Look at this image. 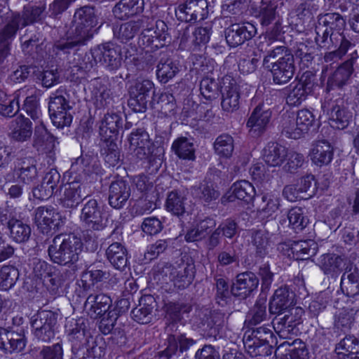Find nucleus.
I'll return each instance as SVG.
<instances>
[{
  "label": "nucleus",
  "instance_id": "nucleus-1",
  "mask_svg": "<svg viewBox=\"0 0 359 359\" xmlns=\"http://www.w3.org/2000/svg\"><path fill=\"white\" fill-rule=\"evenodd\" d=\"M82 249L83 243L75 234L60 233L52 240L48 253L53 263L69 266L79 260Z\"/></svg>",
  "mask_w": 359,
  "mask_h": 359
},
{
  "label": "nucleus",
  "instance_id": "nucleus-2",
  "mask_svg": "<svg viewBox=\"0 0 359 359\" xmlns=\"http://www.w3.org/2000/svg\"><path fill=\"white\" fill-rule=\"evenodd\" d=\"M263 65L269 69L273 82L278 85L290 81L296 69L293 55L283 46L269 51L264 57Z\"/></svg>",
  "mask_w": 359,
  "mask_h": 359
},
{
  "label": "nucleus",
  "instance_id": "nucleus-3",
  "mask_svg": "<svg viewBox=\"0 0 359 359\" xmlns=\"http://www.w3.org/2000/svg\"><path fill=\"white\" fill-rule=\"evenodd\" d=\"M194 276V264L184 262L177 264H163L158 266L155 274V278L163 286L171 284L180 290H183L189 286Z\"/></svg>",
  "mask_w": 359,
  "mask_h": 359
},
{
  "label": "nucleus",
  "instance_id": "nucleus-4",
  "mask_svg": "<svg viewBox=\"0 0 359 359\" xmlns=\"http://www.w3.org/2000/svg\"><path fill=\"white\" fill-rule=\"evenodd\" d=\"M74 22L76 26L74 36L63 48L83 44L93 36L95 32L93 29L97 25L94 9L88 6L79 9L74 14Z\"/></svg>",
  "mask_w": 359,
  "mask_h": 359
},
{
  "label": "nucleus",
  "instance_id": "nucleus-5",
  "mask_svg": "<svg viewBox=\"0 0 359 359\" xmlns=\"http://www.w3.org/2000/svg\"><path fill=\"white\" fill-rule=\"evenodd\" d=\"M57 315L47 310L38 311L32 316V332L39 340L49 342L55 337L57 329Z\"/></svg>",
  "mask_w": 359,
  "mask_h": 359
},
{
  "label": "nucleus",
  "instance_id": "nucleus-6",
  "mask_svg": "<svg viewBox=\"0 0 359 359\" xmlns=\"http://www.w3.org/2000/svg\"><path fill=\"white\" fill-rule=\"evenodd\" d=\"M273 342V332L265 327H259L252 330V337L248 336L244 339V346L247 353L252 358L267 356L271 354Z\"/></svg>",
  "mask_w": 359,
  "mask_h": 359
},
{
  "label": "nucleus",
  "instance_id": "nucleus-7",
  "mask_svg": "<svg viewBox=\"0 0 359 359\" xmlns=\"http://www.w3.org/2000/svg\"><path fill=\"white\" fill-rule=\"evenodd\" d=\"M109 239L112 241L106 250V255L110 263L121 271L124 270L127 266V250L120 241L122 239V231L120 228H115L110 234Z\"/></svg>",
  "mask_w": 359,
  "mask_h": 359
},
{
  "label": "nucleus",
  "instance_id": "nucleus-8",
  "mask_svg": "<svg viewBox=\"0 0 359 359\" xmlns=\"http://www.w3.org/2000/svg\"><path fill=\"white\" fill-rule=\"evenodd\" d=\"M304 311L299 306L289 309L287 313L273 319V328L280 337L287 338L302 322Z\"/></svg>",
  "mask_w": 359,
  "mask_h": 359
},
{
  "label": "nucleus",
  "instance_id": "nucleus-9",
  "mask_svg": "<svg viewBox=\"0 0 359 359\" xmlns=\"http://www.w3.org/2000/svg\"><path fill=\"white\" fill-rule=\"evenodd\" d=\"M169 39L166 24L162 20H158L154 25H151L142 32L140 42L145 46L159 48L164 46Z\"/></svg>",
  "mask_w": 359,
  "mask_h": 359
},
{
  "label": "nucleus",
  "instance_id": "nucleus-10",
  "mask_svg": "<svg viewBox=\"0 0 359 359\" xmlns=\"http://www.w3.org/2000/svg\"><path fill=\"white\" fill-rule=\"evenodd\" d=\"M48 108L50 118L55 127L62 128L71 124L72 116L69 112V106L65 97L56 96L51 98Z\"/></svg>",
  "mask_w": 359,
  "mask_h": 359
},
{
  "label": "nucleus",
  "instance_id": "nucleus-11",
  "mask_svg": "<svg viewBox=\"0 0 359 359\" xmlns=\"http://www.w3.org/2000/svg\"><path fill=\"white\" fill-rule=\"evenodd\" d=\"M206 0H187L184 4L178 6L176 15L181 20L191 21L203 20L208 15Z\"/></svg>",
  "mask_w": 359,
  "mask_h": 359
},
{
  "label": "nucleus",
  "instance_id": "nucleus-12",
  "mask_svg": "<svg viewBox=\"0 0 359 359\" xmlns=\"http://www.w3.org/2000/svg\"><path fill=\"white\" fill-rule=\"evenodd\" d=\"M81 220L91 229L100 231L104 228L102 212L96 200H89L81 210Z\"/></svg>",
  "mask_w": 359,
  "mask_h": 359
},
{
  "label": "nucleus",
  "instance_id": "nucleus-13",
  "mask_svg": "<svg viewBox=\"0 0 359 359\" xmlns=\"http://www.w3.org/2000/svg\"><path fill=\"white\" fill-rule=\"evenodd\" d=\"M256 28L251 23L233 24L226 29V43L231 47H236L250 39L256 34Z\"/></svg>",
  "mask_w": 359,
  "mask_h": 359
},
{
  "label": "nucleus",
  "instance_id": "nucleus-14",
  "mask_svg": "<svg viewBox=\"0 0 359 359\" xmlns=\"http://www.w3.org/2000/svg\"><path fill=\"white\" fill-rule=\"evenodd\" d=\"M294 304V294L287 287H280L271 297L269 310L271 314L280 316Z\"/></svg>",
  "mask_w": 359,
  "mask_h": 359
},
{
  "label": "nucleus",
  "instance_id": "nucleus-15",
  "mask_svg": "<svg viewBox=\"0 0 359 359\" xmlns=\"http://www.w3.org/2000/svg\"><path fill=\"white\" fill-rule=\"evenodd\" d=\"M259 285V279L251 271H245L238 274L233 283L231 291L234 296L246 298Z\"/></svg>",
  "mask_w": 359,
  "mask_h": 359
},
{
  "label": "nucleus",
  "instance_id": "nucleus-16",
  "mask_svg": "<svg viewBox=\"0 0 359 359\" xmlns=\"http://www.w3.org/2000/svg\"><path fill=\"white\" fill-rule=\"evenodd\" d=\"M103 63L110 69H117L121 65L123 60L129 59L132 54L128 48H121V46L112 43H107L102 49Z\"/></svg>",
  "mask_w": 359,
  "mask_h": 359
},
{
  "label": "nucleus",
  "instance_id": "nucleus-17",
  "mask_svg": "<svg viewBox=\"0 0 359 359\" xmlns=\"http://www.w3.org/2000/svg\"><path fill=\"white\" fill-rule=\"evenodd\" d=\"M314 116L308 109H301L297 112L296 122L289 123L284 127V132L287 137L298 139L302 136L313 125Z\"/></svg>",
  "mask_w": 359,
  "mask_h": 359
},
{
  "label": "nucleus",
  "instance_id": "nucleus-18",
  "mask_svg": "<svg viewBox=\"0 0 359 359\" xmlns=\"http://www.w3.org/2000/svg\"><path fill=\"white\" fill-rule=\"evenodd\" d=\"M84 187L78 182H72L61 187L60 203L67 208H76L88 194L83 193Z\"/></svg>",
  "mask_w": 359,
  "mask_h": 359
},
{
  "label": "nucleus",
  "instance_id": "nucleus-19",
  "mask_svg": "<svg viewBox=\"0 0 359 359\" xmlns=\"http://www.w3.org/2000/svg\"><path fill=\"white\" fill-rule=\"evenodd\" d=\"M111 305V298L104 294H90L85 302V308L92 318L101 317L109 311Z\"/></svg>",
  "mask_w": 359,
  "mask_h": 359
},
{
  "label": "nucleus",
  "instance_id": "nucleus-20",
  "mask_svg": "<svg viewBox=\"0 0 359 359\" xmlns=\"http://www.w3.org/2000/svg\"><path fill=\"white\" fill-rule=\"evenodd\" d=\"M130 195V188L123 180L111 182L109 187V203L116 209L122 208Z\"/></svg>",
  "mask_w": 359,
  "mask_h": 359
},
{
  "label": "nucleus",
  "instance_id": "nucleus-21",
  "mask_svg": "<svg viewBox=\"0 0 359 359\" xmlns=\"http://www.w3.org/2000/svg\"><path fill=\"white\" fill-rule=\"evenodd\" d=\"M58 213L51 206H41L36 209L34 215L35 223L43 233H48L53 226H56L55 222Z\"/></svg>",
  "mask_w": 359,
  "mask_h": 359
},
{
  "label": "nucleus",
  "instance_id": "nucleus-22",
  "mask_svg": "<svg viewBox=\"0 0 359 359\" xmlns=\"http://www.w3.org/2000/svg\"><path fill=\"white\" fill-rule=\"evenodd\" d=\"M130 150L135 156H147L150 154L151 142L149 134L142 130H137L129 137Z\"/></svg>",
  "mask_w": 359,
  "mask_h": 359
},
{
  "label": "nucleus",
  "instance_id": "nucleus-23",
  "mask_svg": "<svg viewBox=\"0 0 359 359\" xmlns=\"http://www.w3.org/2000/svg\"><path fill=\"white\" fill-rule=\"evenodd\" d=\"M346 262L347 259L344 256L328 253L320 257L318 265L325 274L334 276L343 270Z\"/></svg>",
  "mask_w": 359,
  "mask_h": 359
},
{
  "label": "nucleus",
  "instance_id": "nucleus-24",
  "mask_svg": "<svg viewBox=\"0 0 359 359\" xmlns=\"http://www.w3.org/2000/svg\"><path fill=\"white\" fill-rule=\"evenodd\" d=\"M229 79L224 80V86L222 87V107L224 111H233L238 108L239 93L238 86L234 81L228 82Z\"/></svg>",
  "mask_w": 359,
  "mask_h": 359
},
{
  "label": "nucleus",
  "instance_id": "nucleus-25",
  "mask_svg": "<svg viewBox=\"0 0 359 359\" xmlns=\"http://www.w3.org/2000/svg\"><path fill=\"white\" fill-rule=\"evenodd\" d=\"M121 121L116 114H107L104 116L100 126V135L104 141L111 143L114 142L121 126Z\"/></svg>",
  "mask_w": 359,
  "mask_h": 359
},
{
  "label": "nucleus",
  "instance_id": "nucleus-26",
  "mask_svg": "<svg viewBox=\"0 0 359 359\" xmlns=\"http://www.w3.org/2000/svg\"><path fill=\"white\" fill-rule=\"evenodd\" d=\"M142 0H121L114 8L116 18L125 20L142 11Z\"/></svg>",
  "mask_w": 359,
  "mask_h": 359
},
{
  "label": "nucleus",
  "instance_id": "nucleus-27",
  "mask_svg": "<svg viewBox=\"0 0 359 359\" xmlns=\"http://www.w3.org/2000/svg\"><path fill=\"white\" fill-rule=\"evenodd\" d=\"M341 290L348 297H355L359 295V271L354 269L353 271L344 273L341 278Z\"/></svg>",
  "mask_w": 359,
  "mask_h": 359
},
{
  "label": "nucleus",
  "instance_id": "nucleus-28",
  "mask_svg": "<svg viewBox=\"0 0 359 359\" xmlns=\"http://www.w3.org/2000/svg\"><path fill=\"white\" fill-rule=\"evenodd\" d=\"M36 134L37 137L34 146L39 151H41L39 154H50L55 148V138L47 131L43 125L37 128Z\"/></svg>",
  "mask_w": 359,
  "mask_h": 359
},
{
  "label": "nucleus",
  "instance_id": "nucleus-29",
  "mask_svg": "<svg viewBox=\"0 0 359 359\" xmlns=\"http://www.w3.org/2000/svg\"><path fill=\"white\" fill-rule=\"evenodd\" d=\"M216 222L213 219L207 217L200 221L194 227L188 230L185 235L187 242L201 241L206 237L208 232L215 226Z\"/></svg>",
  "mask_w": 359,
  "mask_h": 359
},
{
  "label": "nucleus",
  "instance_id": "nucleus-30",
  "mask_svg": "<svg viewBox=\"0 0 359 359\" xmlns=\"http://www.w3.org/2000/svg\"><path fill=\"white\" fill-rule=\"evenodd\" d=\"M317 244L313 240L294 242L287 250H291L293 257L297 259H307L316 255Z\"/></svg>",
  "mask_w": 359,
  "mask_h": 359
},
{
  "label": "nucleus",
  "instance_id": "nucleus-31",
  "mask_svg": "<svg viewBox=\"0 0 359 359\" xmlns=\"http://www.w3.org/2000/svg\"><path fill=\"white\" fill-rule=\"evenodd\" d=\"M271 112L268 110H264L262 107H257L251 114L248 121V126L250 131L254 133L262 132L269 121Z\"/></svg>",
  "mask_w": 359,
  "mask_h": 359
},
{
  "label": "nucleus",
  "instance_id": "nucleus-32",
  "mask_svg": "<svg viewBox=\"0 0 359 359\" xmlns=\"http://www.w3.org/2000/svg\"><path fill=\"white\" fill-rule=\"evenodd\" d=\"M154 88V83L149 79L137 80L134 88L131 90V95L139 102L137 111H143L146 107L147 98L149 91Z\"/></svg>",
  "mask_w": 359,
  "mask_h": 359
},
{
  "label": "nucleus",
  "instance_id": "nucleus-33",
  "mask_svg": "<svg viewBox=\"0 0 359 359\" xmlns=\"http://www.w3.org/2000/svg\"><path fill=\"white\" fill-rule=\"evenodd\" d=\"M279 201L277 197L269 194L263 195L257 210L259 216L262 219L273 218V215L279 208Z\"/></svg>",
  "mask_w": 359,
  "mask_h": 359
},
{
  "label": "nucleus",
  "instance_id": "nucleus-34",
  "mask_svg": "<svg viewBox=\"0 0 359 359\" xmlns=\"http://www.w3.org/2000/svg\"><path fill=\"white\" fill-rule=\"evenodd\" d=\"M186 198L177 191L170 192L165 202L166 210L174 215L180 216L185 212Z\"/></svg>",
  "mask_w": 359,
  "mask_h": 359
},
{
  "label": "nucleus",
  "instance_id": "nucleus-35",
  "mask_svg": "<svg viewBox=\"0 0 359 359\" xmlns=\"http://www.w3.org/2000/svg\"><path fill=\"white\" fill-rule=\"evenodd\" d=\"M179 72L177 62L171 60L161 62L157 66L156 75L160 82L165 83Z\"/></svg>",
  "mask_w": 359,
  "mask_h": 359
},
{
  "label": "nucleus",
  "instance_id": "nucleus-36",
  "mask_svg": "<svg viewBox=\"0 0 359 359\" xmlns=\"http://www.w3.org/2000/svg\"><path fill=\"white\" fill-rule=\"evenodd\" d=\"M234 149L233 139L227 134H222L217 137L214 143L216 155L222 157H230Z\"/></svg>",
  "mask_w": 359,
  "mask_h": 359
},
{
  "label": "nucleus",
  "instance_id": "nucleus-37",
  "mask_svg": "<svg viewBox=\"0 0 359 359\" xmlns=\"http://www.w3.org/2000/svg\"><path fill=\"white\" fill-rule=\"evenodd\" d=\"M19 278V271L17 268L5 265L0 269V290H8L16 283Z\"/></svg>",
  "mask_w": 359,
  "mask_h": 359
},
{
  "label": "nucleus",
  "instance_id": "nucleus-38",
  "mask_svg": "<svg viewBox=\"0 0 359 359\" xmlns=\"http://www.w3.org/2000/svg\"><path fill=\"white\" fill-rule=\"evenodd\" d=\"M307 96L306 86L302 82L292 83L290 85L287 96V102L292 106H297L304 101Z\"/></svg>",
  "mask_w": 359,
  "mask_h": 359
},
{
  "label": "nucleus",
  "instance_id": "nucleus-39",
  "mask_svg": "<svg viewBox=\"0 0 359 359\" xmlns=\"http://www.w3.org/2000/svg\"><path fill=\"white\" fill-rule=\"evenodd\" d=\"M11 238L17 243H24L29 240L31 235L30 226L22 221L18 219L12 223L9 228Z\"/></svg>",
  "mask_w": 359,
  "mask_h": 359
},
{
  "label": "nucleus",
  "instance_id": "nucleus-40",
  "mask_svg": "<svg viewBox=\"0 0 359 359\" xmlns=\"http://www.w3.org/2000/svg\"><path fill=\"white\" fill-rule=\"evenodd\" d=\"M32 123L28 118H18L15 126L12 132V137L18 141H25L32 135Z\"/></svg>",
  "mask_w": 359,
  "mask_h": 359
},
{
  "label": "nucleus",
  "instance_id": "nucleus-41",
  "mask_svg": "<svg viewBox=\"0 0 359 359\" xmlns=\"http://www.w3.org/2000/svg\"><path fill=\"white\" fill-rule=\"evenodd\" d=\"M252 244L256 248V252L260 257L266 255L271 248L269 233L266 231L258 230L252 234Z\"/></svg>",
  "mask_w": 359,
  "mask_h": 359
},
{
  "label": "nucleus",
  "instance_id": "nucleus-42",
  "mask_svg": "<svg viewBox=\"0 0 359 359\" xmlns=\"http://www.w3.org/2000/svg\"><path fill=\"white\" fill-rule=\"evenodd\" d=\"M289 226L296 231L303 230L309 223V219L304 215V210L301 208L295 207L290 209L287 213Z\"/></svg>",
  "mask_w": 359,
  "mask_h": 359
},
{
  "label": "nucleus",
  "instance_id": "nucleus-43",
  "mask_svg": "<svg viewBox=\"0 0 359 359\" xmlns=\"http://www.w3.org/2000/svg\"><path fill=\"white\" fill-rule=\"evenodd\" d=\"M171 149L178 157H191L195 151L193 142L183 137L177 138L172 142Z\"/></svg>",
  "mask_w": 359,
  "mask_h": 359
},
{
  "label": "nucleus",
  "instance_id": "nucleus-44",
  "mask_svg": "<svg viewBox=\"0 0 359 359\" xmlns=\"http://www.w3.org/2000/svg\"><path fill=\"white\" fill-rule=\"evenodd\" d=\"M231 189L235 198L239 200L249 201L255 196L254 187L246 180L235 182Z\"/></svg>",
  "mask_w": 359,
  "mask_h": 359
},
{
  "label": "nucleus",
  "instance_id": "nucleus-45",
  "mask_svg": "<svg viewBox=\"0 0 359 359\" xmlns=\"http://www.w3.org/2000/svg\"><path fill=\"white\" fill-rule=\"evenodd\" d=\"M153 309L151 304L143 303L142 300L139 306L132 310L131 316L138 323H149L152 319Z\"/></svg>",
  "mask_w": 359,
  "mask_h": 359
},
{
  "label": "nucleus",
  "instance_id": "nucleus-46",
  "mask_svg": "<svg viewBox=\"0 0 359 359\" xmlns=\"http://www.w3.org/2000/svg\"><path fill=\"white\" fill-rule=\"evenodd\" d=\"M351 118L350 112L339 108L334 109L330 118V125L334 128L342 130L348 126Z\"/></svg>",
  "mask_w": 359,
  "mask_h": 359
},
{
  "label": "nucleus",
  "instance_id": "nucleus-47",
  "mask_svg": "<svg viewBox=\"0 0 359 359\" xmlns=\"http://www.w3.org/2000/svg\"><path fill=\"white\" fill-rule=\"evenodd\" d=\"M62 344L56 343L50 346H43L35 359H63Z\"/></svg>",
  "mask_w": 359,
  "mask_h": 359
},
{
  "label": "nucleus",
  "instance_id": "nucleus-48",
  "mask_svg": "<svg viewBox=\"0 0 359 359\" xmlns=\"http://www.w3.org/2000/svg\"><path fill=\"white\" fill-rule=\"evenodd\" d=\"M227 323V318L222 313L214 312L211 314L208 322L210 334L216 336L219 334Z\"/></svg>",
  "mask_w": 359,
  "mask_h": 359
},
{
  "label": "nucleus",
  "instance_id": "nucleus-49",
  "mask_svg": "<svg viewBox=\"0 0 359 359\" xmlns=\"http://www.w3.org/2000/svg\"><path fill=\"white\" fill-rule=\"evenodd\" d=\"M191 308L189 304L169 302L165 305L166 317L177 322L180 320L182 313L189 312Z\"/></svg>",
  "mask_w": 359,
  "mask_h": 359
},
{
  "label": "nucleus",
  "instance_id": "nucleus-50",
  "mask_svg": "<svg viewBox=\"0 0 359 359\" xmlns=\"http://www.w3.org/2000/svg\"><path fill=\"white\" fill-rule=\"evenodd\" d=\"M266 306L264 300L259 299L248 313L251 325H257L266 318Z\"/></svg>",
  "mask_w": 359,
  "mask_h": 359
},
{
  "label": "nucleus",
  "instance_id": "nucleus-51",
  "mask_svg": "<svg viewBox=\"0 0 359 359\" xmlns=\"http://www.w3.org/2000/svg\"><path fill=\"white\" fill-rule=\"evenodd\" d=\"M309 155L311 157H331L334 155V149L328 142L320 140L312 144Z\"/></svg>",
  "mask_w": 359,
  "mask_h": 359
},
{
  "label": "nucleus",
  "instance_id": "nucleus-52",
  "mask_svg": "<svg viewBox=\"0 0 359 359\" xmlns=\"http://www.w3.org/2000/svg\"><path fill=\"white\" fill-rule=\"evenodd\" d=\"M358 346V341L355 337L346 336L337 345L335 351L338 355L347 357L350 353H353Z\"/></svg>",
  "mask_w": 359,
  "mask_h": 359
},
{
  "label": "nucleus",
  "instance_id": "nucleus-53",
  "mask_svg": "<svg viewBox=\"0 0 359 359\" xmlns=\"http://www.w3.org/2000/svg\"><path fill=\"white\" fill-rule=\"evenodd\" d=\"M25 95V90H21L13 100L8 102V104H0V114L5 116H12L18 111L20 99Z\"/></svg>",
  "mask_w": 359,
  "mask_h": 359
},
{
  "label": "nucleus",
  "instance_id": "nucleus-54",
  "mask_svg": "<svg viewBox=\"0 0 359 359\" xmlns=\"http://www.w3.org/2000/svg\"><path fill=\"white\" fill-rule=\"evenodd\" d=\"M200 90L201 95L207 100H211L217 95V83L210 78L206 77L201 81Z\"/></svg>",
  "mask_w": 359,
  "mask_h": 359
},
{
  "label": "nucleus",
  "instance_id": "nucleus-55",
  "mask_svg": "<svg viewBox=\"0 0 359 359\" xmlns=\"http://www.w3.org/2000/svg\"><path fill=\"white\" fill-rule=\"evenodd\" d=\"M299 191L301 193L307 194L311 197L315 194L316 191V182L313 175H307L302 177L297 183Z\"/></svg>",
  "mask_w": 359,
  "mask_h": 359
},
{
  "label": "nucleus",
  "instance_id": "nucleus-56",
  "mask_svg": "<svg viewBox=\"0 0 359 359\" xmlns=\"http://www.w3.org/2000/svg\"><path fill=\"white\" fill-rule=\"evenodd\" d=\"M292 155L285 147L278 143L268 144L262 151L263 157H285Z\"/></svg>",
  "mask_w": 359,
  "mask_h": 359
},
{
  "label": "nucleus",
  "instance_id": "nucleus-57",
  "mask_svg": "<svg viewBox=\"0 0 359 359\" xmlns=\"http://www.w3.org/2000/svg\"><path fill=\"white\" fill-rule=\"evenodd\" d=\"M353 72V64L351 62H346L341 65L334 72L333 78L339 86L344 85L350 78Z\"/></svg>",
  "mask_w": 359,
  "mask_h": 359
},
{
  "label": "nucleus",
  "instance_id": "nucleus-58",
  "mask_svg": "<svg viewBox=\"0 0 359 359\" xmlns=\"http://www.w3.org/2000/svg\"><path fill=\"white\" fill-rule=\"evenodd\" d=\"M65 332L69 340L81 339L84 337V329L78 321L72 319L65 324Z\"/></svg>",
  "mask_w": 359,
  "mask_h": 359
},
{
  "label": "nucleus",
  "instance_id": "nucleus-59",
  "mask_svg": "<svg viewBox=\"0 0 359 359\" xmlns=\"http://www.w3.org/2000/svg\"><path fill=\"white\" fill-rule=\"evenodd\" d=\"M163 229L161 222L155 217H147L144 219L142 224V231L149 235H156Z\"/></svg>",
  "mask_w": 359,
  "mask_h": 359
},
{
  "label": "nucleus",
  "instance_id": "nucleus-60",
  "mask_svg": "<svg viewBox=\"0 0 359 359\" xmlns=\"http://www.w3.org/2000/svg\"><path fill=\"white\" fill-rule=\"evenodd\" d=\"M24 109L32 119L38 120L40 118L41 111L38 107L37 98L32 94L26 97L24 104Z\"/></svg>",
  "mask_w": 359,
  "mask_h": 359
},
{
  "label": "nucleus",
  "instance_id": "nucleus-61",
  "mask_svg": "<svg viewBox=\"0 0 359 359\" xmlns=\"http://www.w3.org/2000/svg\"><path fill=\"white\" fill-rule=\"evenodd\" d=\"M353 320L354 318L351 311L342 310L336 316L335 325L344 330H348L351 328Z\"/></svg>",
  "mask_w": 359,
  "mask_h": 359
},
{
  "label": "nucleus",
  "instance_id": "nucleus-62",
  "mask_svg": "<svg viewBox=\"0 0 359 359\" xmlns=\"http://www.w3.org/2000/svg\"><path fill=\"white\" fill-rule=\"evenodd\" d=\"M118 315L115 311H109L107 316L103 317L99 323L100 330L104 334H109L113 330Z\"/></svg>",
  "mask_w": 359,
  "mask_h": 359
},
{
  "label": "nucleus",
  "instance_id": "nucleus-63",
  "mask_svg": "<svg viewBox=\"0 0 359 359\" xmlns=\"http://www.w3.org/2000/svg\"><path fill=\"white\" fill-rule=\"evenodd\" d=\"M217 229L224 237L231 239L237 234L238 226L234 220L227 219L222 222Z\"/></svg>",
  "mask_w": 359,
  "mask_h": 359
},
{
  "label": "nucleus",
  "instance_id": "nucleus-64",
  "mask_svg": "<svg viewBox=\"0 0 359 359\" xmlns=\"http://www.w3.org/2000/svg\"><path fill=\"white\" fill-rule=\"evenodd\" d=\"M168 248V243L165 240H158L155 243L149 246L144 257L147 259L152 260L163 252Z\"/></svg>",
  "mask_w": 359,
  "mask_h": 359
}]
</instances>
